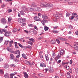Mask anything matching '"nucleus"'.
<instances>
[{"mask_svg": "<svg viewBox=\"0 0 78 78\" xmlns=\"http://www.w3.org/2000/svg\"><path fill=\"white\" fill-rule=\"evenodd\" d=\"M44 7H48L49 9H53V4H49L45 2H43Z\"/></svg>", "mask_w": 78, "mask_h": 78, "instance_id": "nucleus-1", "label": "nucleus"}, {"mask_svg": "<svg viewBox=\"0 0 78 78\" xmlns=\"http://www.w3.org/2000/svg\"><path fill=\"white\" fill-rule=\"evenodd\" d=\"M4 32L5 33L4 35L6 37H9L11 35V32L7 31V30L5 29L4 30Z\"/></svg>", "mask_w": 78, "mask_h": 78, "instance_id": "nucleus-2", "label": "nucleus"}, {"mask_svg": "<svg viewBox=\"0 0 78 78\" xmlns=\"http://www.w3.org/2000/svg\"><path fill=\"white\" fill-rule=\"evenodd\" d=\"M1 22L4 25L6 24V20L4 18H2L1 20Z\"/></svg>", "mask_w": 78, "mask_h": 78, "instance_id": "nucleus-3", "label": "nucleus"}, {"mask_svg": "<svg viewBox=\"0 0 78 78\" xmlns=\"http://www.w3.org/2000/svg\"><path fill=\"white\" fill-rule=\"evenodd\" d=\"M58 39H59V40L62 41H67V39L61 37H58Z\"/></svg>", "mask_w": 78, "mask_h": 78, "instance_id": "nucleus-4", "label": "nucleus"}, {"mask_svg": "<svg viewBox=\"0 0 78 78\" xmlns=\"http://www.w3.org/2000/svg\"><path fill=\"white\" fill-rule=\"evenodd\" d=\"M15 58V56H14V55H13V54H11L10 55V57H9L10 60H12V59H14Z\"/></svg>", "mask_w": 78, "mask_h": 78, "instance_id": "nucleus-5", "label": "nucleus"}, {"mask_svg": "<svg viewBox=\"0 0 78 78\" xmlns=\"http://www.w3.org/2000/svg\"><path fill=\"white\" fill-rule=\"evenodd\" d=\"M34 20H36V21H41V20H41V19H40V18H39L37 16H35L34 17Z\"/></svg>", "mask_w": 78, "mask_h": 78, "instance_id": "nucleus-6", "label": "nucleus"}, {"mask_svg": "<svg viewBox=\"0 0 78 78\" xmlns=\"http://www.w3.org/2000/svg\"><path fill=\"white\" fill-rule=\"evenodd\" d=\"M57 15H55V17L56 18L58 17V16H59L60 17H62V14L60 13V12H57Z\"/></svg>", "mask_w": 78, "mask_h": 78, "instance_id": "nucleus-7", "label": "nucleus"}, {"mask_svg": "<svg viewBox=\"0 0 78 78\" xmlns=\"http://www.w3.org/2000/svg\"><path fill=\"white\" fill-rule=\"evenodd\" d=\"M40 66L41 67H46V65L44 63H41L40 64Z\"/></svg>", "mask_w": 78, "mask_h": 78, "instance_id": "nucleus-8", "label": "nucleus"}, {"mask_svg": "<svg viewBox=\"0 0 78 78\" xmlns=\"http://www.w3.org/2000/svg\"><path fill=\"white\" fill-rule=\"evenodd\" d=\"M23 73L24 75V77L25 78H28V75L27 73L24 72Z\"/></svg>", "mask_w": 78, "mask_h": 78, "instance_id": "nucleus-9", "label": "nucleus"}, {"mask_svg": "<svg viewBox=\"0 0 78 78\" xmlns=\"http://www.w3.org/2000/svg\"><path fill=\"white\" fill-rule=\"evenodd\" d=\"M18 20L19 22L21 23H23V19H19Z\"/></svg>", "mask_w": 78, "mask_h": 78, "instance_id": "nucleus-10", "label": "nucleus"}, {"mask_svg": "<svg viewBox=\"0 0 78 78\" xmlns=\"http://www.w3.org/2000/svg\"><path fill=\"white\" fill-rule=\"evenodd\" d=\"M74 47H74L75 49L76 50H78V45L76 44H74Z\"/></svg>", "mask_w": 78, "mask_h": 78, "instance_id": "nucleus-11", "label": "nucleus"}, {"mask_svg": "<svg viewBox=\"0 0 78 78\" xmlns=\"http://www.w3.org/2000/svg\"><path fill=\"white\" fill-rule=\"evenodd\" d=\"M22 57L24 58V59H27V56H26V55H25V54H23L22 55Z\"/></svg>", "mask_w": 78, "mask_h": 78, "instance_id": "nucleus-12", "label": "nucleus"}, {"mask_svg": "<svg viewBox=\"0 0 78 78\" xmlns=\"http://www.w3.org/2000/svg\"><path fill=\"white\" fill-rule=\"evenodd\" d=\"M41 22L44 26H45V22H46V21L44 20H43L42 21H41Z\"/></svg>", "mask_w": 78, "mask_h": 78, "instance_id": "nucleus-13", "label": "nucleus"}, {"mask_svg": "<svg viewBox=\"0 0 78 78\" xmlns=\"http://www.w3.org/2000/svg\"><path fill=\"white\" fill-rule=\"evenodd\" d=\"M15 54L16 55H20V51L19 50H17L15 52Z\"/></svg>", "mask_w": 78, "mask_h": 78, "instance_id": "nucleus-14", "label": "nucleus"}, {"mask_svg": "<svg viewBox=\"0 0 78 78\" xmlns=\"http://www.w3.org/2000/svg\"><path fill=\"white\" fill-rule=\"evenodd\" d=\"M53 69L52 68H51L49 69V71L51 73H53Z\"/></svg>", "mask_w": 78, "mask_h": 78, "instance_id": "nucleus-15", "label": "nucleus"}, {"mask_svg": "<svg viewBox=\"0 0 78 78\" xmlns=\"http://www.w3.org/2000/svg\"><path fill=\"white\" fill-rule=\"evenodd\" d=\"M42 17L43 19H48V16L45 15H42Z\"/></svg>", "mask_w": 78, "mask_h": 78, "instance_id": "nucleus-16", "label": "nucleus"}, {"mask_svg": "<svg viewBox=\"0 0 78 78\" xmlns=\"http://www.w3.org/2000/svg\"><path fill=\"white\" fill-rule=\"evenodd\" d=\"M45 55L46 59L47 61H48L49 60V58H48V55H47V54H46Z\"/></svg>", "mask_w": 78, "mask_h": 78, "instance_id": "nucleus-17", "label": "nucleus"}, {"mask_svg": "<svg viewBox=\"0 0 78 78\" xmlns=\"http://www.w3.org/2000/svg\"><path fill=\"white\" fill-rule=\"evenodd\" d=\"M44 29L46 31H48V29H49V28L46 26H44Z\"/></svg>", "mask_w": 78, "mask_h": 78, "instance_id": "nucleus-18", "label": "nucleus"}, {"mask_svg": "<svg viewBox=\"0 0 78 78\" xmlns=\"http://www.w3.org/2000/svg\"><path fill=\"white\" fill-rule=\"evenodd\" d=\"M4 76L5 78H9V75L8 73H6L5 74Z\"/></svg>", "mask_w": 78, "mask_h": 78, "instance_id": "nucleus-19", "label": "nucleus"}, {"mask_svg": "<svg viewBox=\"0 0 78 78\" xmlns=\"http://www.w3.org/2000/svg\"><path fill=\"white\" fill-rule=\"evenodd\" d=\"M4 67L5 69H7L9 67V65L8 64H5L4 66Z\"/></svg>", "mask_w": 78, "mask_h": 78, "instance_id": "nucleus-20", "label": "nucleus"}, {"mask_svg": "<svg viewBox=\"0 0 78 78\" xmlns=\"http://www.w3.org/2000/svg\"><path fill=\"white\" fill-rule=\"evenodd\" d=\"M5 30V29H3L2 30L0 29V33H1V34H2L3 32H4V30Z\"/></svg>", "mask_w": 78, "mask_h": 78, "instance_id": "nucleus-21", "label": "nucleus"}, {"mask_svg": "<svg viewBox=\"0 0 78 78\" xmlns=\"http://www.w3.org/2000/svg\"><path fill=\"white\" fill-rule=\"evenodd\" d=\"M33 32L34 34H35V35L37 34V31H36V30H34L33 31Z\"/></svg>", "mask_w": 78, "mask_h": 78, "instance_id": "nucleus-22", "label": "nucleus"}, {"mask_svg": "<svg viewBox=\"0 0 78 78\" xmlns=\"http://www.w3.org/2000/svg\"><path fill=\"white\" fill-rule=\"evenodd\" d=\"M29 41H32V42H35V40H34V39L33 38H31L29 39Z\"/></svg>", "mask_w": 78, "mask_h": 78, "instance_id": "nucleus-23", "label": "nucleus"}, {"mask_svg": "<svg viewBox=\"0 0 78 78\" xmlns=\"http://www.w3.org/2000/svg\"><path fill=\"white\" fill-rule=\"evenodd\" d=\"M55 42H56V41H55V40H52L51 41V44H54L55 43Z\"/></svg>", "mask_w": 78, "mask_h": 78, "instance_id": "nucleus-24", "label": "nucleus"}, {"mask_svg": "<svg viewBox=\"0 0 78 78\" xmlns=\"http://www.w3.org/2000/svg\"><path fill=\"white\" fill-rule=\"evenodd\" d=\"M64 54V51L63 50H61L60 51V55H62Z\"/></svg>", "mask_w": 78, "mask_h": 78, "instance_id": "nucleus-25", "label": "nucleus"}, {"mask_svg": "<svg viewBox=\"0 0 78 78\" xmlns=\"http://www.w3.org/2000/svg\"><path fill=\"white\" fill-rule=\"evenodd\" d=\"M27 43H28L29 44H30V45H31L32 46L33 45V42H32L31 41H28Z\"/></svg>", "mask_w": 78, "mask_h": 78, "instance_id": "nucleus-26", "label": "nucleus"}, {"mask_svg": "<svg viewBox=\"0 0 78 78\" xmlns=\"http://www.w3.org/2000/svg\"><path fill=\"white\" fill-rule=\"evenodd\" d=\"M68 3L69 5H72L73 4V2H68Z\"/></svg>", "mask_w": 78, "mask_h": 78, "instance_id": "nucleus-27", "label": "nucleus"}, {"mask_svg": "<svg viewBox=\"0 0 78 78\" xmlns=\"http://www.w3.org/2000/svg\"><path fill=\"white\" fill-rule=\"evenodd\" d=\"M39 55L40 56L41 58V59H42L43 58V55H42V54H41V53H39Z\"/></svg>", "mask_w": 78, "mask_h": 78, "instance_id": "nucleus-28", "label": "nucleus"}, {"mask_svg": "<svg viewBox=\"0 0 78 78\" xmlns=\"http://www.w3.org/2000/svg\"><path fill=\"white\" fill-rule=\"evenodd\" d=\"M20 25L21 26H22L23 27V26H25L26 25V23H21Z\"/></svg>", "mask_w": 78, "mask_h": 78, "instance_id": "nucleus-29", "label": "nucleus"}, {"mask_svg": "<svg viewBox=\"0 0 78 78\" xmlns=\"http://www.w3.org/2000/svg\"><path fill=\"white\" fill-rule=\"evenodd\" d=\"M27 65H30V66H31V63L28 61H27Z\"/></svg>", "mask_w": 78, "mask_h": 78, "instance_id": "nucleus-30", "label": "nucleus"}, {"mask_svg": "<svg viewBox=\"0 0 78 78\" xmlns=\"http://www.w3.org/2000/svg\"><path fill=\"white\" fill-rule=\"evenodd\" d=\"M76 73L77 74H78V68H76L75 69Z\"/></svg>", "mask_w": 78, "mask_h": 78, "instance_id": "nucleus-31", "label": "nucleus"}, {"mask_svg": "<svg viewBox=\"0 0 78 78\" xmlns=\"http://www.w3.org/2000/svg\"><path fill=\"white\" fill-rule=\"evenodd\" d=\"M65 67L66 68L67 70H69V66H65Z\"/></svg>", "mask_w": 78, "mask_h": 78, "instance_id": "nucleus-32", "label": "nucleus"}, {"mask_svg": "<svg viewBox=\"0 0 78 78\" xmlns=\"http://www.w3.org/2000/svg\"><path fill=\"white\" fill-rule=\"evenodd\" d=\"M52 32L53 33H58L59 31L57 30H53Z\"/></svg>", "mask_w": 78, "mask_h": 78, "instance_id": "nucleus-33", "label": "nucleus"}, {"mask_svg": "<svg viewBox=\"0 0 78 78\" xmlns=\"http://www.w3.org/2000/svg\"><path fill=\"white\" fill-rule=\"evenodd\" d=\"M20 14H21V15L23 16L24 15V13L23 12V11L22 10L21 11H20Z\"/></svg>", "mask_w": 78, "mask_h": 78, "instance_id": "nucleus-34", "label": "nucleus"}, {"mask_svg": "<svg viewBox=\"0 0 78 78\" xmlns=\"http://www.w3.org/2000/svg\"><path fill=\"white\" fill-rule=\"evenodd\" d=\"M40 6H41V7H42V8H44V7H45L44 6V4H43V2H42V3L41 4Z\"/></svg>", "mask_w": 78, "mask_h": 78, "instance_id": "nucleus-35", "label": "nucleus"}, {"mask_svg": "<svg viewBox=\"0 0 78 78\" xmlns=\"http://www.w3.org/2000/svg\"><path fill=\"white\" fill-rule=\"evenodd\" d=\"M31 7H34L35 6V4H34V3H33L31 5Z\"/></svg>", "mask_w": 78, "mask_h": 78, "instance_id": "nucleus-36", "label": "nucleus"}, {"mask_svg": "<svg viewBox=\"0 0 78 78\" xmlns=\"http://www.w3.org/2000/svg\"><path fill=\"white\" fill-rule=\"evenodd\" d=\"M17 31V29H16V28H15L13 30V32L15 33V32H16V31Z\"/></svg>", "mask_w": 78, "mask_h": 78, "instance_id": "nucleus-37", "label": "nucleus"}, {"mask_svg": "<svg viewBox=\"0 0 78 78\" xmlns=\"http://www.w3.org/2000/svg\"><path fill=\"white\" fill-rule=\"evenodd\" d=\"M70 16V15L68 13H67L66 14V17H69V16Z\"/></svg>", "mask_w": 78, "mask_h": 78, "instance_id": "nucleus-38", "label": "nucleus"}, {"mask_svg": "<svg viewBox=\"0 0 78 78\" xmlns=\"http://www.w3.org/2000/svg\"><path fill=\"white\" fill-rule=\"evenodd\" d=\"M72 14H73L74 16V17H77V16H78L76 13H73Z\"/></svg>", "mask_w": 78, "mask_h": 78, "instance_id": "nucleus-39", "label": "nucleus"}, {"mask_svg": "<svg viewBox=\"0 0 78 78\" xmlns=\"http://www.w3.org/2000/svg\"><path fill=\"white\" fill-rule=\"evenodd\" d=\"M68 28L69 29V30H71V29H72L73 27L69 25L68 26Z\"/></svg>", "mask_w": 78, "mask_h": 78, "instance_id": "nucleus-40", "label": "nucleus"}, {"mask_svg": "<svg viewBox=\"0 0 78 78\" xmlns=\"http://www.w3.org/2000/svg\"><path fill=\"white\" fill-rule=\"evenodd\" d=\"M61 55H59V54H58L56 57L57 58H58V59H59V58H60L61 57Z\"/></svg>", "mask_w": 78, "mask_h": 78, "instance_id": "nucleus-41", "label": "nucleus"}, {"mask_svg": "<svg viewBox=\"0 0 78 78\" xmlns=\"http://www.w3.org/2000/svg\"><path fill=\"white\" fill-rule=\"evenodd\" d=\"M18 45L20 47H21V48H23V46L22 45V44H20V43H18Z\"/></svg>", "mask_w": 78, "mask_h": 78, "instance_id": "nucleus-42", "label": "nucleus"}, {"mask_svg": "<svg viewBox=\"0 0 78 78\" xmlns=\"http://www.w3.org/2000/svg\"><path fill=\"white\" fill-rule=\"evenodd\" d=\"M7 50L8 51H11V48H9V47H8L7 48Z\"/></svg>", "mask_w": 78, "mask_h": 78, "instance_id": "nucleus-43", "label": "nucleus"}, {"mask_svg": "<svg viewBox=\"0 0 78 78\" xmlns=\"http://www.w3.org/2000/svg\"><path fill=\"white\" fill-rule=\"evenodd\" d=\"M39 76H40V77H42V76H44V75H43V74L40 73L39 74H38Z\"/></svg>", "mask_w": 78, "mask_h": 78, "instance_id": "nucleus-44", "label": "nucleus"}, {"mask_svg": "<svg viewBox=\"0 0 78 78\" xmlns=\"http://www.w3.org/2000/svg\"><path fill=\"white\" fill-rule=\"evenodd\" d=\"M29 27H33L34 25L33 24H30L28 25Z\"/></svg>", "mask_w": 78, "mask_h": 78, "instance_id": "nucleus-45", "label": "nucleus"}, {"mask_svg": "<svg viewBox=\"0 0 78 78\" xmlns=\"http://www.w3.org/2000/svg\"><path fill=\"white\" fill-rule=\"evenodd\" d=\"M3 70L1 69L0 70V73L1 74H3Z\"/></svg>", "mask_w": 78, "mask_h": 78, "instance_id": "nucleus-46", "label": "nucleus"}, {"mask_svg": "<svg viewBox=\"0 0 78 78\" xmlns=\"http://www.w3.org/2000/svg\"><path fill=\"white\" fill-rule=\"evenodd\" d=\"M11 20H12V19L11 18H8V21L9 22H10V21H11Z\"/></svg>", "mask_w": 78, "mask_h": 78, "instance_id": "nucleus-47", "label": "nucleus"}, {"mask_svg": "<svg viewBox=\"0 0 78 78\" xmlns=\"http://www.w3.org/2000/svg\"><path fill=\"white\" fill-rule=\"evenodd\" d=\"M66 76L68 78H71V76L70 75H66Z\"/></svg>", "mask_w": 78, "mask_h": 78, "instance_id": "nucleus-48", "label": "nucleus"}, {"mask_svg": "<svg viewBox=\"0 0 78 78\" xmlns=\"http://www.w3.org/2000/svg\"><path fill=\"white\" fill-rule=\"evenodd\" d=\"M3 41V37H1L0 38V43H1V42Z\"/></svg>", "mask_w": 78, "mask_h": 78, "instance_id": "nucleus-49", "label": "nucleus"}, {"mask_svg": "<svg viewBox=\"0 0 78 78\" xmlns=\"http://www.w3.org/2000/svg\"><path fill=\"white\" fill-rule=\"evenodd\" d=\"M28 9H30V10L31 11H33L34 10V9L33 8H28Z\"/></svg>", "mask_w": 78, "mask_h": 78, "instance_id": "nucleus-50", "label": "nucleus"}, {"mask_svg": "<svg viewBox=\"0 0 78 78\" xmlns=\"http://www.w3.org/2000/svg\"><path fill=\"white\" fill-rule=\"evenodd\" d=\"M69 72L70 73H72V68H71L69 70Z\"/></svg>", "mask_w": 78, "mask_h": 78, "instance_id": "nucleus-51", "label": "nucleus"}, {"mask_svg": "<svg viewBox=\"0 0 78 78\" xmlns=\"http://www.w3.org/2000/svg\"><path fill=\"white\" fill-rule=\"evenodd\" d=\"M56 41L57 42V43H58V44H59L60 43V41H59V40H56Z\"/></svg>", "mask_w": 78, "mask_h": 78, "instance_id": "nucleus-52", "label": "nucleus"}, {"mask_svg": "<svg viewBox=\"0 0 78 78\" xmlns=\"http://www.w3.org/2000/svg\"><path fill=\"white\" fill-rule=\"evenodd\" d=\"M27 48H31L32 47L31 46L28 45L27 47Z\"/></svg>", "mask_w": 78, "mask_h": 78, "instance_id": "nucleus-53", "label": "nucleus"}, {"mask_svg": "<svg viewBox=\"0 0 78 78\" xmlns=\"http://www.w3.org/2000/svg\"><path fill=\"white\" fill-rule=\"evenodd\" d=\"M18 55H16V58H19V57H20V55H19V54H18Z\"/></svg>", "mask_w": 78, "mask_h": 78, "instance_id": "nucleus-54", "label": "nucleus"}, {"mask_svg": "<svg viewBox=\"0 0 78 78\" xmlns=\"http://www.w3.org/2000/svg\"><path fill=\"white\" fill-rule=\"evenodd\" d=\"M8 11L9 13V12H12V10H11V9H9V10H8Z\"/></svg>", "mask_w": 78, "mask_h": 78, "instance_id": "nucleus-55", "label": "nucleus"}, {"mask_svg": "<svg viewBox=\"0 0 78 78\" xmlns=\"http://www.w3.org/2000/svg\"><path fill=\"white\" fill-rule=\"evenodd\" d=\"M13 41L12 40L10 41V42H9V43L12 44H13Z\"/></svg>", "mask_w": 78, "mask_h": 78, "instance_id": "nucleus-56", "label": "nucleus"}, {"mask_svg": "<svg viewBox=\"0 0 78 78\" xmlns=\"http://www.w3.org/2000/svg\"><path fill=\"white\" fill-rule=\"evenodd\" d=\"M69 1V0H66L64 1V3H66V2H68Z\"/></svg>", "mask_w": 78, "mask_h": 78, "instance_id": "nucleus-57", "label": "nucleus"}, {"mask_svg": "<svg viewBox=\"0 0 78 78\" xmlns=\"http://www.w3.org/2000/svg\"><path fill=\"white\" fill-rule=\"evenodd\" d=\"M68 38L69 39H72V37L71 36H69L68 37Z\"/></svg>", "mask_w": 78, "mask_h": 78, "instance_id": "nucleus-58", "label": "nucleus"}, {"mask_svg": "<svg viewBox=\"0 0 78 78\" xmlns=\"http://www.w3.org/2000/svg\"><path fill=\"white\" fill-rule=\"evenodd\" d=\"M61 60H58L57 62V64H60V63H61Z\"/></svg>", "mask_w": 78, "mask_h": 78, "instance_id": "nucleus-59", "label": "nucleus"}, {"mask_svg": "<svg viewBox=\"0 0 78 78\" xmlns=\"http://www.w3.org/2000/svg\"><path fill=\"white\" fill-rule=\"evenodd\" d=\"M35 11H38L39 8H36L35 9Z\"/></svg>", "mask_w": 78, "mask_h": 78, "instance_id": "nucleus-60", "label": "nucleus"}, {"mask_svg": "<svg viewBox=\"0 0 78 78\" xmlns=\"http://www.w3.org/2000/svg\"><path fill=\"white\" fill-rule=\"evenodd\" d=\"M73 62L72 60H70L69 62V63L70 64H72Z\"/></svg>", "mask_w": 78, "mask_h": 78, "instance_id": "nucleus-61", "label": "nucleus"}, {"mask_svg": "<svg viewBox=\"0 0 78 78\" xmlns=\"http://www.w3.org/2000/svg\"><path fill=\"white\" fill-rule=\"evenodd\" d=\"M75 34L76 35H77L78 36V31L77 30L75 32Z\"/></svg>", "mask_w": 78, "mask_h": 78, "instance_id": "nucleus-62", "label": "nucleus"}, {"mask_svg": "<svg viewBox=\"0 0 78 78\" xmlns=\"http://www.w3.org/2000/svg\"><path fill=\"white\" fill-rule=\"evenodd\" d=\"M15 75V74H11L10 76H14Z\"/></svg>", "mask_w": 78, "mask_h": 78, "instance_id": "nucleus-63", "label": "nucleus"}, {"mask_svg": "<svg viewBox=\"0 0 78 78\" xmlns=\"http://www.w3.org/2000/svg\"><path fill=\"white\" fill-rule=\"evenodd\" d=\"M53 20L54 21V22H57V19H53Z\"/></svg>", "mask_w": 78, "mask_h": 78, "instance_id": "nucleus-64", "label": "nucleus"}]
</instances>
